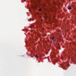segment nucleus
Instances as JSON below:
<instances>
[{
  "label": "nucleus",
  "mask_w": 76,
  "mask_h": 76,
  "mask_svg": "<svg viewBox=\"0 0 76 76\" xmlns=\"http://www.w3.org/2000/svg\"><path fill=\"white\" fill-rule=\"evenodd\" d=\"M28 29H27L26 30V31H28Z\"/></svg>",
  "instance_id": "14"
},
{
  "label": "nucleus",
  "mask_w": 76,
  "mask_h": 76,
  "mask_svg": "<svg viewBox=\"0 0 76 76\" xmlns=\"http://www.w3.org/2000/svg\"><path fill=\"white\" fill-rule=\"evenodd\" d=\"M51 39L52 41H55V38L54 37H51Z\"/></svg>",
  "instance_id": "2"
},
{
  "label": "nucleus",
  "mask_w": 76,
  "mask_h": 76,
  "mask_svg": "<svg viewBox=\"0 0 76 76\" xmlns=\"http://www.w3.org/2000/svg\"><path fill=\"white\" fill-rule=\"evenodd\" d=\"M37 15H39V13H37Z\"/></svg>",
  "instance_id": "18"
},
{
  "label": "nucleus",
  "mask_w": 76,
  "mask_h": 76,
  "mask_svg": "<svg viewBox=\"0 0 76 76\" xmlns=\"http://www.w3.org/2000/svg\"><path fill=\"white\" fill-rule=\"evenodd\" d=\"M63 69L65 70L66 69V67L65 66L64 67Z\"/></svg>",
  "instance_id": "11"
},
{
  "label": "nucleus",
  "mask_w": 76,
  "mask_h": 76,
  "mask_svg": "<svg viewBox=\"0 0 76 76\" xmlns=\"http://www.w3.org/2000/svg\"><path fill=\"white\" fill-rule=\"evenodd\" d=\"M45 36H46V35H45Z\"/></svg>",
  "instance_id": "19"
},
{
  "label": "nucleus",
  "mask_w": 76,
  "mask_h": 76,
  "mask_svg": "<svg viewBox=\"0 0 76 76\" xmlns=\"http://www.w3.org/2000/svg\"><path fill=\"white\" fill-rule=\"evenodd\" d=\"M37 6V4L36 3L35 5L31 6V7L32 9H35L36 8Z\"/></svg>",
  "instance_id": "1"
},
{
  "label": "nucleus",
  "mask_w": 76,
  "mask_h": 76,
  "mask_svg": "<svg viewBox=\"0 0 76 76\" xmlns=\"http://www.w3.org/2000/svg\"><path fill=\"white\" fill-rule=\"evenodd\" d=\"M39 11H41V9L40 8L39 10Z\"/></svg>",
  "instance_id": "10"
},
{
  "label": "nucleus",
  "mask_w": 76,
  "mask_h": 76,
  "mask_svg": "<svg viewBox=\"0 0 76 76\" xmlns=\"http://www.w3.org/2000/svg\"><path fill=\"white\" fill-rule=\"evenodd\" d=\"M61 59H63V58L62 57H62H61Z\"/></svg>",
  "instance_id": "12"
},
{
  "label": "nucleus",
  "mask_w": 76,
  "mask_h": 76,
  "mask_svg": "<svg viewBox=\"0 0 76 76\" xmlns=\"http://www.w3.org/2000/svg\"><path fill=\"white\" fill-rule=\"evenodd\" d=\"M31 20H34L32 19H31Z\"/></svg>",
  "instance_id": "16"
},
{
  "label": "nucleus",
  "mask_w": 76,
  "mask_h": 76,
  "mask_svg": "<svg viewBox=\"0 0 76 76\" xmlns=\"http://www.w3.org/2000/svg\"><path fill=\"white\" fill-rule=\"evenodd\" d=\"M53 54L54 57H55V56H56V53L55 52H54L53 53Z\"/></svg>",
  "instance_id": "3"
},
{
  "label": "nucleus",
  "mask_w": 76,
  "mask_h": 76,
  "mask_svg": "<svg viewBox=\"0 0 76 76\" xmlns=\"http://www.w3.org/2000/svg\"><path fill=\"white\" fill-rule=\"evenodd\" d=\"M75 42H73V44H74Z\"/></svg>",
  "instance_id": "17"
},
{
  "label": "nucleus",
  "mask_w": 76,
  "mask_h": 76,
  "mask_svg": "<svg viewBox=\"0 0 76 76\" xmlns=\"http://www.w3.org/2000/svg\"><path fill=\"white\" fill-rule=\"evenodd\" d=\"M37 35L39 36V37H40V35H39L38 34H37Z\"/></svg>",
  "instance_id": "13"
},
{
  "label": "nucleus",
  "mask_w": 76,
  "mask_h": 76,
  "mask_svg": "<svg viewBox=\"0 0 76 76\" xmlns=\"http://www.w3.org/2000/svg\"><path fill=\"white\" fill-rule=\"evenodd\" d=\"M68 10H70V9H71V7L68 8Z\"/></svg>",
  "instance_id": "9"
},
{
  "label": "nucleus",
  "mask_w": 76,
  "mask_h": 76,
  "mask_svg": "<svg viewBox=\"0 0 76 76\" xmlns=\"http://www.w3.org/2000/svg\"><path fill=\"white\" fill-rule=\"evenodd\" d=\"M54 3L55 4H56V2H54Z\"/></svg>",
  "instance_id": "15"
},
{
  "label": "nucleus",
  "mask_w": 76,
  "mask_h": 76,
  "mask_svg": "<svg viewBox=\"0 0 76 76\" xmlns=\"http://www.w3.org/2000/svg\"><path fill=\"white\" fill-rule=\"evenodd\" d=\"M31 28H34V25H32V26H30Z\"/></svg>",
  "instance_id": "5"
},
{
  "label": "nucleus",
  "mask_w": 76,
  "mask_h": 76,
  "mask_svg": "<svg viewBox=\"0 0 76 76\" xmlns=\"http://www.w3.org/2000/svg\"><path fill=\"white\" fill-rule=\"evenodd\" d=\"M67 66H70V65L67 62Z\"/></svg>",
  "instance_id": "7"
},
{
  "label": "nucleus",
  "mask_w": 76,
  "mask_h": 76,
  "mask_svg": "<svg viewBox=\"0 0 76 76\" xmlns=\"http://www.w3.org/2000/svg\"><path fill=\"white\" fill-rule=\"evenodd\" d=\"M36 23L37 24H38V23L39 24V23H41V22H40L39 21H37Z\"/></svg>",
  "instance_id": "4"
},
{
  "label": "nucleus",
  "mask_w": 76,
  "mask_h": 76,
  "mask_svg": "<svg viewBox=\"0 0 76 76\" xmlns=\"http://www.w3.org/2000/svg\"><path fill=\"white\" fill-rule=\"evenodd\" d=\"M53 62V63H54V64H55V62H57V60H55V61H54V62Z\"/></svg>",
  "instance_id": "6"
},
{
  "label": "nucleus",
  "mask_w": 76,
  "mask_h": 76,
  "mask_svg": "<svg viewBox=\"0 0 76 76\" xmlns=\"http://www.w3.org/2000/svg\"><path fill=\"white\" fill-rule=\"evenodd\" d=\"M35 57H36V58H38V56H37V55H35Z\"/></svg>",
  "instance_id": "8"
}]
</instances>
